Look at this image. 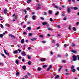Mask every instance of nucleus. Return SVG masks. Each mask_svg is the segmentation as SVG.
<instances>
[{
    "mask_svg": "<svg viewBox=\"0 0 79 79\" xmlns=\"http://www.w3.org/2000/svg\"><path fill=\"white\" fill-rule=\"evenodd\" d=\"M73 61H76L77 60V56L73 55Z\"/></svg>",
    "mask_w": 79,
    "mask_h": 79,
    "instance_id": "nucleus-1",
    "label": "nucleus"
},
{
    "mask_svg": "<svg viewBox=\"0 0 79 79\" xmlns=\"http://www.w3.org/2000/svg\"><path fill=\"white\" fill-rule=\"evenodd\" d=\"M9 36L10 37L13 38V39H15V36L13 35L10 34L9 35Z\"/></svg>",
    "mask_w": 79,
    "mask_h": 79,
    "instance_id": "nucleus-2",
    "label": "nucleus"
},
{
    "mask_svg": "<svg viewBox=\"0 0 79 79\" xmlns=\"http://www.w3.org/2000/svg\"><path fill=\"white\" fill-rule=\"evenodd\" d=\"M52 68V65H50V66L47 69V71H50V69H51V68Z\"/></svg>",
    "mask_w": 79,
    "mask_h": 79,
    "instance_id": "nucleus-3",
    "label": "nucleus"
},
{
    "mask_svg": "<svg viewBox=\"0 0 79 79\" xmlns=\"http://www.w3.org/2000/svg\"><path fill=\"white\" fill-rule=\"evenodd\" d=\"M67 11L68 13H71V9H70V7H69L68 8Z\"/></svg>",
    "mask_w": 79,
    "mask_h": 79,
    "instance_id": "nucleus-4",
    "label": "nucleus"
},
{
    "mask_svg": "<svg viewBox=\"0 0 79 79\" xmlns=\"http://www.w3.org/2000/svg\"><path fill=\"white\" fill-rule=\"evenodd\" d=\"M4 13L5 15H6L7 13V9H5L4 10Z\"/></svg>",
    "mask_w": 79,
    "mask_h": 79,
    "instance_id": "nucleus-5",
    "label": "nucleus"
},
{
    "mask_svg": "<svg viewBox=\"0 0 79 79\" xmlns=\"http://www.w3.org/2000/svg\"><path fill=\"white\" fill-rule=\"evenodd\" d=\"M4 52L6 54V55H8V56H9V53L8 52H6V51L5 50H4Z\"/></svg>",
    "mask_w": 79,
    "mask_h": 79,
    "instance_id": "nucleus-6",
    "label": "nucleus"
},
{
    "mask_svg": "<svg viewBox=\"0 0 79 79\" xmlns=\"http://www.w3.org/2000/svg\"><path fill=\"white\" fill-rule=\"evenodd\" d=\"M42 24L44 26H45V25H47L48 23H47V22H44L42 23Z\"/></svg>",
    "mask_w": 79,
    "mask_h": 79,
    "instance_id": "nucleus-7",
    "label": "nucleus"
},
{
    "mask_svg": "<svg viewBox=\"0 0 79 79\" xmlns=\"http://www.w3.org/2000/svg\"><path fill=\"white\" fill-rule=\"evenodd\" d=\"M18 53V50H16L13 52V53H14V54H16V53Z\"/></svg>",
    "mask_w": 79,
    "mask_h": 79,
    "instance_id": "nucleus-8",
    "label": "nucleus"
},
{
    "mask_svg": "<svg viewBox=\"0 0 79 79\" xmlns=\"http://www.w3.org/2000/svg\"><path fill=\"white\" fill-rule=\"evenodd\" d=\"M21 54L22 55H23V56H25V55H26V53L24 52H22L21 53Z\"/></svg>",
    "mask_w": 79,
    "mask_h": 79,
    "instance_id": "nucleus-9",
    "label": "nucleus"
},
{
    "mask_svg": "<svg viewBox=\"0 0 79 79\" xmlns=\"http://www.w3.org/2000/svg\"><path fill=\"white\" fill-rule=\"evenodd\" d=\"M36 17V16L35 15H33L32 16V18L33 20H35V19Z\"/></svg>",
    "mask_w": 79,
    "mask_h": 79,
    "instance_id": "nucleus-10",
    "label": "nucleus"
},
{
    "mask_svg": "<svg viewBox=\"0 0 79 79\" xmlns=\"http://www.w3.org/2000/svg\"><path fill=\"white\" fill-rule=\"evenodd\" d=\"M40 60L41 61H45V59L44 58H42L40 59Z\"/></svg>",
    "mask_w": 79,
    "mask_h": 79,
    "instance_id": "nucleus-11",
    "label": "nucleus"
},
{
    "mask_svg": "<svg viewBox=\"0 0 79 79\" xmlns=\"http://www.w3.org/2000/svg\"><path fill=\"white\" fill-rule=\"evenodd\" d=\"M22 68L24 70H26V66L25 65H23L22 67Z\"/></svg>",
    "mask_w": 79,
    "mask_h": 79,
    "instance_id": "nucleus-12",
    "label": "nucleus"
},
{
    "mask_svg": "<svg viewBox=\"0 0 79 79\" xmlns=\"http://www.w3.org/2000/svg\"><path fill=\"white\" fill-rule=\"evenodd\" d=\"M71 71L73 73H75L76 72V69H72Z\"/></svg>",
    "mask_w": 79,
    "mask_h": 79,
    "instance_id": "nucleus-13",
    "label": "nucleus"
},
{
    "mask_svg": "<svg viewBox=\"0 0 79 79\" xmlns=\"http://www.w3.org/2000/svg\"><path fill=\"white\" fill-rule=\"evenodd\" d=\"M28 64H29V65H31V64H32V63L30 61H29L28 62Z\"/></svg>",
    "mask_w": 79,
    "mask_h": 79,
    "instance_id": "nucleus-14",
    "label": "nucleus"
},
{
    "mask_svg": "<svg viewBox=\"0 0 79 79\" xmlns=\"http://www.w3.org/2000/svg\"><path fill=\"white\" fill-rule=\"evenodd\" d=\"M59 11H57V12L55 14V15L56 16H57V15H59Z\"/></svg>",
    "mask_w": 79,
    "mask_h": 79,
    "instance_id": "nucleus-15",
    "label": "nucleus"
},
{
    "mask_svg": "<svg viewBox=\"0 0 79 79\" xmlns=\"http://www.w3.org/2000/svg\"><path fill=\"white\" fill-rule=\"evenodd\" d=\"M27 56L28 57V59H31V57L29 56V55L28 54L27 55Z\"/></svg>",
    "mask_w": 79,
    "mask_h": 79,
    "instance_id": "nucleus-16",
    "label": "nucleus"
},
{
    "mask_svg": "<svg viewBox=\"0 0 79 79\" xmlns=\"http://www.w3.org/2000/svg\"><path fill=\"white\" fill-rule=\"evenodd\" d=\"M71 52H73V53H76V51L74 50L73 49H72L71 51Z\"/></svg>",
    "mask_w": 79,
    "mask_h": 79,
    "instance_id": "nucleus-17",
    "label": "nucleus"
},
{
    "mask_svg": "<svg viewBox=\"0 0 79 79\" xmlns=\"http://www.w3.org/2000/svg\"><path fill=\"white\" fill-rule=\"evenodd\" d=\"M27 28L28 29H27L28 31H29V30H31V27H27Z\"/></svg>",
    "mask_w": 79,
    "mask_h": 79,
    "instance_id": "nucleus-18",
    "label": "nucleus"
},
{
    "mask_svg": "<svg viewBox=\"0 0 79 79\" xmlns=\"http://www.w3.org/2000/svg\"><path fill=\"white\" fill-rule=\"evenodd\" d=\"M36 39H37V38H33L31 39V40H32V41H34V40H36Z\"/></svg>",
    "mask_w": 79,
    "mask_h": 79,
    "instance_id": "nucleus-19",
    "label": "nucleus"
},
{
    "mask_svg": "<svg viewBox=\"0 0 79 79\" xmlns=\"http://www.w3.org/2000/svg\"><path fill=\"white\" fill-rule=\"evenodd\" d=\"M59 75H57L56 77H55V79H58V77H59Z\"/></svg>",
    "mask_w": 79,
    "mask_h": 79,
    "instance_id": "nucleus-20",
    "label": "nucleus"
},
{
    "mask_svg": "<svg viewBox=\"0 0 79 79\" xmlns=\"http://www.w3.org/2000/svg\"><path fill=\"white\" fill-rule=\"evenodd\" d=\"M69 29L70 31H71V26L70 25H69Z\"/></svg>",
    "mask_w": 79,
    "mask_h": 79,
    "instance_id": "nucleus-21",
    "label": "nucleus"
},
{
    "mask_svg": "<svg viewBox=\"0 0 79 79\" xmlns=\"http://www.w3.org/2000/svg\"><path fill=\"white\" fill-rule=\"evenodd\" d=\"M72 47H75L76 46V45L74 43H72L71 45Z\"/></svg>",
    "mask_w": 79,
    "mask_h": 79,
    "instance_id": "nucleus-22",
    "label": "nucleus"
},
{
    "mask_svg": "<svg viewBox=\"0 0 79 79\" xmlns=\"http://www.w3.org/2000/svg\"><path fill=\"white\" fill-rule=\"evenodd\" d=\"M73 31H76V27H74L73 28Z\"/></svg>",
    "mask_w": 79,
    "mask_h": 79,
    "instance_id": "nucleus-23",
    "label": "nucleus"
},
{
    "mask_svg": "<svg viewBox=\"0 0 79 79\" xmlns=\"http://www.w3.org/2000/svg\"><path fill=\"white\" fill-rule=\"evenodd\" d=\"M31 2V0H28L27 1V3H30Z\"/></svg>",
    "mask_w": 79,
    "mask_h": 79,
    "instance_id": "nucleus-24",
    "label": "nucleus"
},
{
    "mask_svg": "<svg viewBox=\"0 0 79 79\" xmlns=\"http://www.w3.org/2000/svg\"><path fill=\"white\" fill-rule=\"evenodd\" d=\"M0 26H1V27L2 29H3V28H4L3 26V25L2 24H0Z\"/></svg>",
    "mask_w": 79,
    "mask_h": 79,
    "instance_id": "nucleus-25",
    "label": "nucleus"
},
{
    "mask_svg": "<svg viewBox=\"0 0 79 79\" xmlns=\"http://www.w3.org/2000/svg\"><path fill=\"white\" fill-rule=\"evenodd\" d=\"M15 63H16V64H19V61H18V60H16V61H15Z\"/></svg>",
    "mask_w": 79,
    "mask_h": 79,
    "instance_id": "nucleus-26",
    "label": "nucleus"
},
{
    "mask_svg": "<svg viewBox=\"0 0 79 79\" xmlns=\"http://www.w3.org/2000/svg\"><path fill=\"white\" fill-rule=\"evenodd\" d=\"M49 13L50 15H52V11L51 10H49Z\"/></svg>",
    "mask_w": 79,
    "mask_h": 79,
    "instance_id": "nucleus-27",
    "label": "nucleus"
},
{
    "mask_svg": "<svg viewBox=\"0 0 79 79\" xmlns=\"http://www.w3.org/2000/svg\"><path fill=\"white\" fill-rule=\"evenodd\" d=\"M73 8H74V10H77V9H78V8H77L76 7H74Z\"/></svg>",
    "mask_w": 79,
    "mask_h": 79,
    "instance_id": "nucleus-28",
    "label": "nucleus"
},
{
    "mask_svg": "<svg viewBox=\"0 0 79 79\" xmlns=\"http://www.w3.org/2000/svg\"><path fill=\"white\" fill-rule=\"evenodd\" d=\"M24 39H23L21 40V42L22 44H23V43H24Z\"/></svg>",
    "mask_w": 79,
    "mask_h": 79,
    "instance_id": "nucleus-29",
    "label": "nucleus"
},
{
    "mask_svg": "<svg viewBox=\"0 0 79 79\" xmlns=\"http://www.w3.org/2000/svg\"><path fill=\"white\" fill-rule=\"evenodd\" d=\"M1 55H2V56H4V57L5 58H6V56H5L4 55V54H1Z\"/></svg>",
    "mask_w": 79,
    "mask_h": 79,
    "instance_id": "nucleus-30",
    "label": "nucleus"
},
{
    "mask_svg": "<svg viewBox=\"0 0 79 79\" xmlns=\"http://www.w3.org/2000/svg\"><path fill=\"white\" fill-rule=\"evenodd\" d=\"M5 25V26H7V27H9L10 26V25L8 23H6Z\"/></svg>",
    "mask_w": 79,
    "mask_h": 79,
    "instance_id": "nucleus-31",
    "label": "nucleus"
},
{
    "mask_svg": "<svg viewBox=\"0 0 79 79\" xmlns=\"http://www.w3.org/2000/svg\"><path fill=\"white\" fill-rule=\"evenodd\" d=\"M40 8H41L40 6H38V7H37V10H40Z\"/></svg>",
    "mask_w": 79,
    "mask_h": 79,
    "instance_id": "nucleus-32",
    "label": "nucleus"
},
{
    "mask_svg": "<svg viewBox=\"0 0 79 79\" xmlns=\"http://www.w3.org/2000/svg\"><path fill=\"white\" fill-rule=\"evenodd\" d=\"M29 36H32V33H30L29 34Z\"/></svg>",
    "mask_w": 79,
    "mask_h": 79,
    "instance_id": "nucleus-33",
    "label": "nucleus"
},
{
    "mask_svg": "<svg viewBox=\"0 0 79 79\" xmlns=\"http://www.w3.org/2000/svg\"><path fill=\"white\" fill-rule=\"evenodd\" d=\"M74 66L72 65V67H71V70L73 69H74Z\"/></svg>",
    "mask_w": 79,
    "mask_h": 79,
    "instance_id": "nucleus-34",
    "label": "nucleus"
},
{
    "mask_svg": "<svg viewBox=\"0 0 79 79\" xmlns=\"http://www.w3.org/2000/svg\"><path fill=\"white\" fill-rule=\"evenodd\" d=\"M42 69L40 67H39L38 69V71H41Z\"/></svg>",
    "mask_w": 79,
    "mask_h": 79,
    "instance_id": "nucleus-35",
    "label": "nucleus"
},
{
    "mask_svg": "<svg viewBox=\"0 0 79 79\" xmlns=\"http://www.w3.org/2000/svg\"><path fill=\"white\" fill-rule=\"evenodd\" d=\"M67 17H65L64 18V21H66V18H67Z\"/></svg>",
    "mask_w": 79,
    "mask_h": 79,
    "instance_id": "nucleus-36",
    "label": "nucleus"
},
{
    "mask_svg": "<svg viewBox=\"0 0 79 79\" xmlns=\"http://www.w3.org/2000/svg\"><path fill=\"white\" fill-rule=\"evenodd\" d=\"M19 72H17V73H16V76H18V75H19Z\"/></svg>",
    "mask_w": 79,
    "mask_h": 79,
    "instance_id": "nucleus-37",
    "label": "nucleus"
},
{
    "mask_svg": "<svg viewBox=\"0 0 79 79\" xmlns=\"http://www.w3.org/2000/svg\"><path fill=\"white\" fill-rule=\"evenodd\" d=\"M47 65H44L43 66V68H46V67H47Z\"/></svg>",
    "mask_w": 79,
    "mask_h": 79,
    "instance_id": "nucleus-38",
    "label": "nucleus"
},
{
    "mask_svg": "<svg viewBox=\"0 0 79 79\" xmlns=\"http://www.w3.org/2000/svg\"><path fill=\"white\" fill-rule=\"evenodd\" d=\"M40 37L43 38L44 37V35H40Z\"/></svg>",
    "mask_w": 79,
    "mask_h": 79,
    "instance_id": "nucleus-39",
    "label": "nucleus"
},
{
    "mask_svg": "<svg viewBox=\"0 0 79 79\" xmlns=\"http://www.w3.org/2000/svg\"><path fill=\"white\" fill-rule=\"evenodd\" d=\"M50 21H51V22H52V21H53V19L52 18H50Z\"/></svg>",
    "mask_w": 79,
    "mask_h": 79,
    "instance_id": "nucleus-40",
    "label": "nucleus"
},
{
    "mask_svg": "<svg viewBox=\"0 0 79 79\" xmlns=\"http://www.w3.org/2000/svg\"><path fill=\"white\" fill-rule=\"evenodd\" d=\"M42 42V43L43 44H45V43H46V42L45 41H43Z\"/></svg>",
    "mask_w": 79,
    "mask_h": 79,
    "instance_id": "nucleus-41",
    "label": "nucleus"
},
{
    "mask_svg": "<svg viewBox=\"0 0 79 79\" xmlns=\"http://www.w3.org/2000/svg\"><path fill=\"white\" fill-rule=\"evenodd\" d=\"M3 35H2V34H0V37L2 38V37H3Z\"/></svg>",
    "mask_w": 79,
    "mask_h": 79,
    "instance_id": "nucleus-42",
    "label": "nucleus"
},
{
    "mask_svg": "<svg viewBox=\"0 0 79 79\" xmlns=\"http://www.w3.org/2000/svg\"><path fill=\"white\" fill-rule=\"evenodd\" d=\"M23 11H24V12H25L26 15V13H27V11H26V10H23Z\"/></svg>",
    "mask_w": 79,
    "mask_h": 79,
    "instance_id": "nucleus-43",
    "label": "nucleus"
},
{
    "mask_svg": "<svg viewBox=\"0 0 79 79\" xmlns=\"http://www.w3.org/2000/svg\"><path fill=\"white\" fill-rule=\"evenodd\" d=\"M17 46L18 47H21V44H18L17 45Z\"/></svg>",
    "mask_w": 79,
    "mask_h": 79,
    "instance_id": "nucleus-44",
    "label": "nucleus"
},
{
    "mask_svg": "<svg viewBox=\"0 0 79 79\" xmlns=\"http://www.w3.org/2000/svg\"><path fill=\"white\" fill-rule=\"evenodd\" d=\"M26 9H27V10H30V8L29 7H27V8Z\"/></svg>",
    "mask_w": 79,
    "mask_h": 79,
    "instance_id": "nucleus-45",
    "label": "nucleus"
},
{
    "mask_svg": "<svg viewBox=\"0 0 79 79\" xmlns=\"http://www.w3.org/2000/svg\"><path fill=\"white\" fill-rule=\"evenodd\" d=\"M40 19H42V20H44V18L43 17H41Z\"/></svg>",
    "mask_w": 79,
    "mask_h": 79,
    "instance_id": "nucleus-46",
    "label": "nucleus"
},
{
    "mask_svg": "<svg viewBox=\"0 0 79 79\" xmlns=\"http://www.w3.org/2000/svg\"><path fill=\"white\" fill-rule=\"evenodd\" d=\"M64 47H67V44H64Z\"/></svg>",
    "mask_w": 79,
    "mask_h": 79,
    "instance_id": "nucleus-47",
    "label": "nucleus"
},
{
    "mask_svg": "<svg viewBox=\"0 0 79 79\" xmlns=\"http://www.w3.org/2000/svg\"><path fill=\"white\" fill-rule=\"evenodd\" d=\"M27 24H30V23H31V21H27Z\"/></svg>",
    "mask_w": 79,
    "mask_h": 79,
    "instance_id": "nucleus-48",
    "label": "nucleus"
},
{
    "mask_svg": "<svg viewBox=\"0 0 79 79\" xmlns=\"http://www.w3.org/2000/svg\"><path fill=\"white\" fill-rule=\"evenodd\" d=\"M77 58L78 60H79V55L77 56Z\"/></svg>",
    "mask_w": 79,
    "mask_h": 79,
    "instance_id": "nucleus-49",
    "label": "nucleus"
},
{
    "mask_svg": "<svg viewBox=\"0 0 79 79\" xmlns=\"http://www.w3.org/2000/svg\"><path fill=\"white\" fill-rule=\"evenodd\" d=\"M26 42V43H28V42H29V40H26L25 41Z\"/></svg>",
    "mask_w": 79,
    "mask_h": 79,
    "instance_id": "nucleus-50",
    "label": "nucleus"
},
{
    "mask_svg": "<svg viewBox=\"0 0 79 79\" xmlns=\"http://www.w3.org/2000/svg\"><path fill=\"white\" fill-rule=\"evenodd\" d=\"M31 48H32L31 47H28V50H29L30 49H31Z\"/></svg>",
    "mask_w": 79,
    "mask_h": 79,
    "instance_id": "nucleus-51",
    "label": "nucleus"
},
{
    "mask_svg": "<svg viewBox=\"0 0 79 79\" xmlns=\"http://www.w3.org/2000/svg\"><path fill=\"white\" fill-rule=\"evenodd\" d=\"M57 56L59 58H61V55H58Z\"/></svg>",
    "mask_w": 79,
    "mask_h": 79,
    "instance_id": "nucleus-52",
    "label": "nucleus"
},
{
    "mask_svg": "<svg viewBox=\"0 0 79 79\" xmlns=\"http://www.w3.org/2000/svg\"><path fill=\"white\" fill-rule=\"evenodd\" d=\"M62 62H63V63H65V62H66V60H63Z\"/></svg>",
    "mask_w": 79,
    "mask_h": 79,
    "instance_id": "nucleus-53",
    "label": "nucleus"
},
{
    "mask_svg": "<svg viewBox=\"0 0 79 79\" xmlns=\"http://www.w3.org/2000/svg\"><path fill=\"white\" fill-rule=\"evenodd\" d=\"M57 27H58V29H60V25H57Z\"/></svg>",
    "mask_w": 79,
    "mask_h": 79,
    "instance_id": "nucleus-54",
    "label": "nucleus"
},
{
    "mask_svg": "<svg viewBox=\"0 0 79 79\" xmlns=\"http://www.w3.org/2000/svg\"><path fill=\"white\" fill-rule=\"evenodd\" d=\"M79 22H77V26H78V25H79Z\"/></svg>",
    "mask_w": 79,
    "mask_h": 79,
    "instance_id": "nucleus-55",
    "label": "nucleus"
},
{
    "mask_svg": "<svg viewBox=\"0 0 79 79\" xmlns=\"http://www.w3.org/2000/svg\"><path fill=\"white\" fill-rule=\"evenodd\" d=\"M52 43H55V40H53L52 41Z\"/></svg>",
    "mask_w": 79,
    "mask_h": 79,
    "instance_id": "nucleus-56",
    "label": "nucleus"
},
{
    "mask_svg": "<svg viewBox=\"0 0 79 79\" xmlns=\"http://www.w3.org/2000/svg\"><path fill=\"white\" fill-rule=\"evenodd\" d=\"M48 30H49V31H50L52 30V28H49L48 29Z\"/></svg>",
    "mask_w": 79,
    "mask_h": 79,
    "instance_id": "nucleus-57",
    "label": "nucleus"
},
{
    "mask_svg": "<svg viewBox=\"0 0 79 79\" xmlns=\"http://www.w3.org/2000/svg\"><path fill=\"white\" fill-rule=\"evenodd\" d=\"M56 45L57 47H59V46H60V45H59V44L58 43L56 44Z\"/></svg>",
    "mask_w": 79,
    "mask_h": 79,
    "instance_id": "nucleus-58",
    "label": "nucleus"
},
{
    "mask_svg": "<svg viewBox=\"0 0 79 79\" xmlns=\"http://www.w3.org/2000/svg\"><path fill=\"white\" fill-rule=\"evenodd\" d=\"M25 77L26 79H27V77H27V75H26V76H25Z\"/></svg>",
    "mask_w": 79,
    "mask_h": 79,
    "instance_id": "nucleus-59",
    "label": "nucleus"
},
{
    "mask_svg": "<svg viewBox=\"0 0 79 79\" xmlns=\"http://www.w3.org/2000/svg\"><path fill=\"white\" fill-rule=\"evenodd\" d=\"M55 8H58V6H55Z\"/></svg>",
    "mask_w": 79,
    "mask_h": 79,
    "instance_id": "nucleus-60",
    "label": "nucleus"
},
{
    "mask_svg": "<svg viewBox=\"0 0 79 79\" xmlns=\"http://www.w3.org/2000/svg\"><path fill=\"white\" fill-rule=\"evenodd\" d=\"M18 58L19 60H20V59H21V57L19 56L18 57Z\"/></svg>",
    "mask_w": 79,
    "mask_h": 79,
    "instance_id": "nucleus-61",
    "label": "nucleus"
},
{
    "mask_svg": "<svg viewBox=\"0 0 79 79\" xmlns=\"http://www.w3.org/2000/svg\"><path fill=\"white\" fill-rule=\"evenodd\" d=\"M22 61L23 62H24V59H22Z\"/></svg>",
    "mask_w": 79,
    "mask_h": 79,
    "instance_id": "nucleus-62",
    "label": "nucleus"
},
{
    "mask_svg": "<svg viewBox=\"0 0 79 79\" xmlns=\"http://www.w3.org/2000/svg\"><path fill=\"white\" fill-rule=\"evenodd\" d=\"M23 34H24V35H26V34H27L26 33V32H24L23 33Z\"/></svg>",
    "mask_w": 79,
    "mask_h": 79,
    "instance_id": "nucleus-63",
    "label": "nucleus"
},
{
    "mask_svg": "<svg viewBox=\"0 0 79 79\" xmlns=\"http://www.w3.org/2000/svg\"><path fill=\"white\" fill-rule=\"evenodd\" d=\"M77 69L78 71H79V67H78L77 68Z\"/></svg>",
    "mask_w": 79,
    "mask_h": 79,
    "instance_id": "nucleus-64",
    "label": "nucleus"
}]
</instances>
